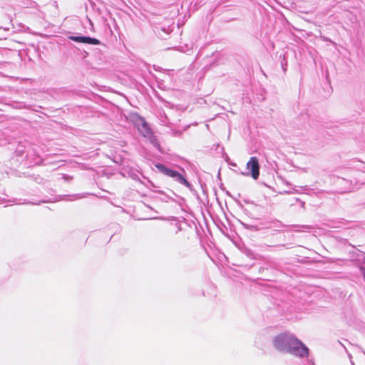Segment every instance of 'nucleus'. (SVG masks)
<instances>
[{
  "label": "nucleus",
  "instance_id": "obj_5",
  "mask_svg": "<svg viewBox=\"0 0 365 365\" xmlns=\"http://www.w3.org/2000/svg\"><path fill=\"white\" fill-rule=\"evenodd\" d=\"M155 167L157 168V169L162 173L169 176V177H171L173 178H174L177 174V171H175V170H170L168 168H166L165 165H162V164H157L155 165Z\"/></svg>",
  "mask_w": 365,
  "mask_h": 365
},
{
  "label": "nucleus",
  "instance_id": "obj_6",
  "mask_svg": "<svg viewBox=\"0 0 365 365\" xmlns=\"http://www.w3.org/2000/svg\"><path fill=\"white\" fill-rule=\"evenodd\" d=\"M174 179L176 181L179 182L180 183L186 185L187 187H189V185H190L189 182L186 180V179L182 175H180L178 172L177 173Z\"/></svg>",
  "mask_w": 365,
  "mask_h": 365
},
{
  "label": "nucleus",
  "instance_id": "obj_2",
  "mask_svg": "<svg viewBox=\"0 0 365 365\" xmlns=\"http://www.w3.org/2000/svg\"><path fill=\"white\" fill-rule=\"evenodd\" d=\"M247 169L250 170V175L253 179L257 180L259 175V165L256 157H252L247 163Z\"/></svg>",
  "mask_w": 365,
  "mask_h": 365
},
{
  "label": "nucleus",
  "instance_id": "obj_7",
  "mask_svg": "<svg viewBox=\"0 0 365 365\" xmlns=\"http://www.w3.org/2000/svg\"><path fill=\"white\" fill-rule=\"evenodd\" d=\"M88 21H89V23L91 24V25H92L91 20L88 19Z\"/></svg>",
  "mask_w": 365,
  "mask_h": 365
},
{
  "label": "nucleus",
  "instance_id": "obj_1",
  "mask_svg": "<svg viewBox=\"0 0 365 365\" xmlns=\"http://www.w3.org/2000/svg\"><path fill=\"white\" fill-rule=\"evenodd\" d=\"M272 344L276 350L282 353H289L299 358L309 356L308 347L289 332L275 336L272 339Z\"/></svg>",
  "mask_w": 365,
  "mask_h": 365
},
{
  "label": "nucleus",
  "instance_id": "obj_4",
  "mask_svg": "<svg viewBox=\"0 0 365 365\" xmlns=\"http://www.w3.org/2000/svg\"><path fill=\"white\" fill-rule=\"evenodd\" d=\"M69 38L73 41L83 43H88L93 45H98L100 43V41L98 39L87 36H70Z\"/></svg>",
  "mask_w": 365,
  "mask_h": 365
},
{
  "label": "nucleus",
  "instance_id": "obj_3",
  "mask_svg": "<svg viewBox=\"0 0 365 365\" xmlns=\"http://www.w3.org/2000/svg\"><path fill=\"white\" fill-rule=\"evenodd\" d=\"M135 123L143 136L149 137L151 135L150 128L143 118L138 117Z\"/></svg>",
  "mask_w": 365,
  "mask_h": 365
}]
</instances>
